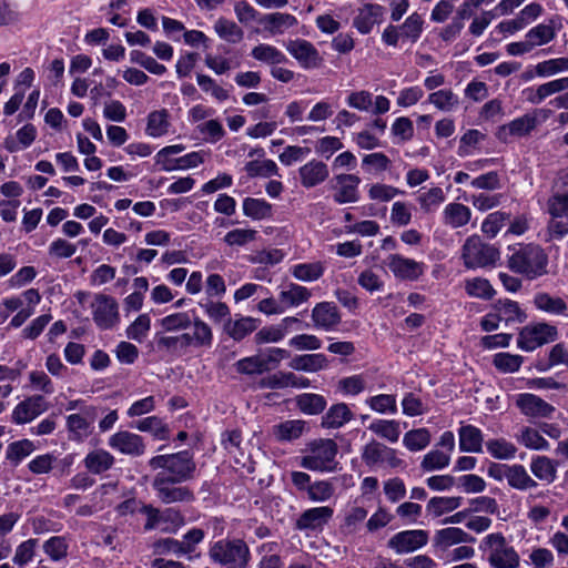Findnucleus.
Segmentation results:
<instances>
[{
	"instance_id": "1",
	"label": "nucleus",
	"mask_w": 568,
	"mask_h": 568,
	"mask_svg": "<svg viewBox=\"0 0 568 568\" xmlns=\"http://www.w3.org/2000/svg\"><path fill=\"white\" fill-rule=\"evenodd\" d=\"M191 324V332L174 337H165L163 338V343L168 346L179 344L183 347H211L213 343V332L204 321L195 318L192 323L186 312L172 313L159 321V325L164 332L185 331Z\"/></svg>"
},
{
	"instance_id": "2",
	"label": "nucleus",
	"mask_w": 568,
	"mask_h": 568,
	"mask_svg": "<svg viewBox=\"0 0 568 568\" xmlns=\"http://www.w3.org/2000/svg\"><path fill=\"white\" fill-rule=\"evenodd\" d=\"M508 251L507 265L513 272L530 281L548 274L549 258L540 245L515 244Z\"/></svg>"
},
{
	"instance_id": "3",
	"label": "nucleus",
	"mask_w": 568,
	"mask_h": 568,
	"mask_svg": "<svg viewBox=\"0 0 568 568\" xmlns=\"http://www.w3.org/2000/svg\"><path fill=\"white\" fill-rule=\"evenodd\" d=\"M337 444L333 439H314L306 445L300 465L312 471H333L337 465Z\"/></svg>"
},
{
	"instance_id": "4",
	"label": "nucleus",
	"mask_w": 568,
	"mask_h": 568,
	"mask_svg": "<svg viewBox=\"0 0 568 568\" xmlns=\"http://www.w3.org/2000/svg\"><path fill=\"white\" fill-rule=\"evenodd\" d=\"M479 549L487 555L493 568H518L520 558L501 532L487 535L480 542Z\"/></svg>"
},
{
	"instance_id": "5",
	"label": "nucleus",
	"mask_w": 568,
	"mask_h": 568,
	"mask_svg": "<svg viewBox=\"0 0 568 568\" xmlns=\"http://www.w3.org/2000/svg\"><path fill=\"white\" fill-rule=\"evenodd\" d=\"M153 469L161 468L158 475H164L172 481H185L192 478L195 464L189 452H180L172 455H159L150 460Z\"/></svg>"
},
{
	"instance_id": "6",
	"label": "nucleus",
	"mask_w": 568,
	"mask_h": 568,
	"mask_svg": "<svg viewBox=\"0 0 568 568\" xmlns=\"http://www.w3.org/2000/svg\"><path fill=\"white\" fill-rule=\"evenodd\" d=\"M462 258L469 270L483 268L494 266L500 260V252L495 245L484 243L478 235H471L462 246Z\"/></svg>"
},
{
	"instance_id": "7",
	"label": "nucleus",
	"mask_w": 568,
	"mask_h": 568,
	"mask_svg": "<svg viewBox=\"0 0 568 568\" xmlns=\"http://www.w3.org/2000/svg\"><path fill=\"white\" fill-rule=\"evenodd\" d=\"M556 38V30L549 23H539L529 29L524 40L506 44V53L510 57H521L530 53L538 47L550 43Z\"/></svg>"
},
{
	"instance_id": "8",
	"label": "nucleus",
	"mask_w": 568,
	"mask_h": 568,
	"mask_svg": "<svg viewBox=\"0 0 568 568\" xmlns=\"http://www.w3.org/2000/svg\"><path fill=\"white\" fill-rule=\"evenodd\" d=\"M210 555L227 568H244L247 565L250 551L246 544L240 539L220 540L213 545Z\"/></svg>"
},
{
	"instance_id": "9",
	"label": "nucleus",
	"mask_w": 568,
	"mask_h": 568,
	"mask_svg": "<svg viewBox=\"0 0 568 568\" xmlns=\"http://www.w3.org/2000/svg\"><path fill=\"white\" fill-rule=\"evenodd\" d=\"M558 336L557 327L548 323L525 326L518 336L517 346L525 352H532L544 344L554 342Z\"/></svg>"
},
{
	"instance_id": "10",
	"label": "nucleus",
	"mask_w": 568,
	"mask_h": 568,
	"mask_svg": "<svg viewBox=\"0 0 568 568\" xmlns=\"http://www.w3.org/2000/svg\"><path fill=\"white\" fill-rule=\"evenodd\" d=\"M362 459L367 466L397 468L404 465L396 449L387 447L377 442H372L364 446Z\"/></svg>"
},
{
	"instance_id": "11",
	"label": "nucleus",
	"mask_w": 568,
	"mask_h": 568,
	"mask_svg": "<svg viewBox=\"0 0 568 568\" xmlns=\"http://www.w3.org/2000/svg\"><path fill=\"white\" fill-rule=\"evenodd\" d=\"M97 409L93 406L81 407V412L67 417V428L70 438L77 442L87 439L94 429Z\"/></svg>"
},
{
	"instance_id": "12",
	"label": "nucleus",
	"mask_w": 568,
	"mask_h": 568,
	"mask_svg": "<svg viewBox=\"0 0 568 568\" xmlns=\"http://www.w3.org/2000/svg\"><path fill=\"white\" fill-rule=\"evenodd\" d=\"M385 263L392 274L400 281H417L426 271L423 262L398 253L388 255Z\"/></svg>"
},
{
	"instance_id": "13",
	"label": "nucleus",
	"mask_w": 568,
	"mask_h": 568,
	"mask_svg": "<svg viewBox=\"0 0 568 568\" xmlns=\"http://www.w3.org/2000/svg\"><path fill=\"white\" fill-rule=\"evenodd\" d=\"M333 200L337 204L356 203L361 199V178L353 173H342L334 178Z\"/></svg>"
},
{
	"instance_id": "14",
	"label": "nucleus",
	"mask_w": 568,
	"mask_h": 568,
	"mask_svg": "<svg viewBox=\"0 0 568 568\" xmlns=\"http://www.w3.org/2000/svg\"><path fill=\"white\" fill-rule=\"evenodd\" d=\"M429 539V534L423 529H410L395 534L388 546L397 554H408L423 548Z\"/></svg>"
},
{
	"instance_id": "15",
	"label": "nucleus",
	"mask_w": 568,
	"mask_h": 568,
	"mask_svg": "<svg viewBox=\"0 0 568 568\" xmlns=\"http://www.w3.org/2000/svg\"><path fill=\"white\" fill-rule=\"evenodd\" d=\"M93 320L101 328H111L118 324L119 311L116 301L108 295L99 294L92 303Z\"/></svg>"
},
{
	"instance_id": "16",
	"label": "nucleus",
	"mask_w": 568,
	"mask_h": 568,
	"mask_svg": "<svg viewBox=\"0 0 568 568\" xmlns=\"http://www.w3.org/2000/svg\"><path fill=\"white\" fill-rule=\"evenodd\" d=\"M285 48L303 69H314L322 63L318 51L306 40H291L285 44Z\"/></svg>"
},
{
	"instance_id": "17",
	"label": "nucleus",
	"mask_w": 568,
	"mask_h": 568,
	"mask_svg": "<svg viewBox=\"0 0 568 568\" xmlns=\"http://www.w3.org/2000/svg\"><path fill=\"white\" fill-rule=\"evenodd\" d=\"M385 9L378 3H365L359 7L353 19L354 28L362 34H368L375 26L382 23Z\"/></svg>"
},
{
	"instance_id": "18",
	"label": "nucleus",
	"mask_w": 568,
	"mask_h": 568,
	"mask_svg": "<svg viewBox=\"0 0 568 568\" xmlns=\"http://www.w3.org/2000/svg\"><path fill=\"white\" fill-rule=\"evenodd\" d=\"M176 483L169 480L164 475H156L153 486L163 503L172 504L193 499V493L185 486H174Z\"/></svg>"
},
{
	"instance_id": "19",
	"label": "nucleus",
	"mask_w": 568,
	"mask_h": 568,
	"mask_svg": "<svg viewBox=\"0 0 568 568\" xmlns=\"http://www.w3.org/2000/svg\"><path fill=\"white\" fill-rule=\"evenodd\" d=\"M48 409L47 402L42 396L34 395L20 402L12 410L11 418L17 425L32 422Z\"/></svg>"
},
{
	"instance_id": "20",
	"label": "nucleus",
	"mask_w": 568,
	"mask_h": 568,
	"mask_svg": "<svg viewBox=\"0 0 568 568\" xmlns=\"http://www.w3.org/2000/svg\"><path fill=\"white\" fill-rule=\"evenodd\" d=\"M108 445L124 455L139 456L145 450L142 437L128 430H120L110 436Z\"/></svg>"
},
{
	"instance_id": "21",
	"label": "nucleus",
	"mask_w": 568,
	"mask_h": 568,
	"mask_svg": "<svg viewBox=\"0 0 568 568\" xmlns=\"http://www.w3.org/2000/svg\"><path fill=\"white\" fill-rule=\"evenodd\" d=\"M515 404L528 417H549L555 412L554 406L530 393L516 395Z\"/></svg>"
},
{
	"instance_id": "22",
	"label": "nucleus",
	"mask_w": 568,
	"mask_h": 568,
	"mask_svg": "<svg viewBox=\"0 0 568 568\" xmlns=\"http://www.w3.org/2000/svg\"><path fill=\"white\" fill-rule=\"evenodd\" d=\"M297 173L300 182L305 189L315 187L322 184L329 175L327 165L316 159H313L300 166Z\"/></svg>"
},
{
	"instance_id": "23",
	"label": "nucleus",
	"mask_w": 568,
	"mask_h": 568,
	"mask_svg": "<svg viewBox=\"0 0 568 568\" xmlns=\"http://www.w3.org/2000/svg\"><path fill=\"white\" fill-rule=\"evenodd\" d=\"M264 31L270 36H281L297 26L295 16L286 12H272L264 14L260 20Z\"/></svg>"
},
{
	"instance_id": "24",
	"label": "nucleus",
	"mask_w": 568,
	"mask_h": 568,
	"mask_svg": "<svg viewBox=\"0 0 568 568\" xmlns=\"http://www.w3.org/2000/svg\"><path fill=\"white\" fill-rule=\"evenodd\" d=\"M312 320L316 328L333 331L341 322L337 307L329 302H322L315 305L312 311Z\"/></svg>"
},
{
	"instance_id": "25",
	"label": "nucleus",
	"mask_w": 568,
	"mask_h": 568,
	"mask_svg": "<svg viewBox=\"0 0 568 568\" xmlns=\"http://www.w3.org/2000/svg\"><path fill=\"white\" fill-rule=\"evenodd\" d=\"M333 513V509L328 506L307 509L300 516L296 526L301 530L321 529L332 518Z\"/></svg>"
},
{
	"instance_id": "26",
	"label": "nucleus",
	"mask_w": 568,
	"mask_h": 568,
	"mask_svg": "<svg viewBox=\"0 0 568 568\" xmlns=\"http://www.w3.org/2000/svg\"><path fill=\"white\" fill-rule=\"evenodd\" d=\"M300 321L296 317H284L278 324L264 326L255 334L257 344L277 343L282 341L292 326Z\"/></svg>"
},
{
	"instance_id": "27",
	"label": "nucleus",
	"mask_w": 568,
	"mask_h": 568,
	"mask_svg": "<svg viewBox=\"0 0 568 568\" xmlns=\"http://www.w3.org/2000/svg\"><path fill=\"white\" fill-rule=\"evenodd\" d=\"M471 214V210L467 205L450 202L443 209L442 221L450 229H460L469 223Z\"/></svg>"
},
{
	"instance_id": "28",
	"label": "nucleus",
	"mask_w": 568,
	"mask_h": 568,
	"mask_svg": "<svg viewBox=\"0 0 568 568\" xmlns=\"http://www.w3.org/2000/svg\"><path fill=\"white\" fill-rule=\"evenodd\" d=\"M459 449L465 453H481L484 435L483 432L470 424H460L458 429Z\"/></svg>"
},
{
	"instance_id": "29",
	"label": "nucleus",
	"mask_w": 568,
	"mask_h": 568,
	"mask_svg": "<svg viewBox=\"0 0 568 568\" xmlns=\"http://www.w3.org/2000/svg\"><path fill=\"white\" fill-rule=\"evenodd\" d=\"M354 417L353 412L345 403L332 405L322 417V427L327 429H338L349 423Z\"/></svg>"
},
{
	"instance_id": "30",
	"label": "nucleus",
	"mask_w": 568,
	"mask_h": 568,
	"mask_svg": "<svg viewBox=\"0 0 568 568\" xmlns=\"http://www.w3.org/2000/svg\"><path fill=\"white\" fill-rule=\"evenodd\" d=\"M171 129L170 113L165 109L151 111L146 116L145 134L159 139L169 134Z\"/></svg>"
},
{
	"instance_id": "31",
	"label": "nucleus",
	"mask_w": 568,
	"mask_h": 568,
	"mask_svg": "<svg viewBox=\"0 0 568 568\" xmlns=\"http://www.w3.org/2000/svg\"><path fill=\"white\" fill-rule=\"evenodd\" d=\"M460 496H435L426 505V513L432 518H438L449 514L463 505Z\"/></svg>"
},
{
	"instance_id": "32",
	"label": "nucleus",
	"mask_w": 568,
	"mask_h": 568,
	"mask_svg": "<svg viewBox=\"0 0 568 568\" xmlns=\"http://www.w3.org/2000/svg\"><path fill=\"white\" fill-rule=\"evenodd\" d=\"M473 541V538L462 528L447 527L435 532L434 544L440 549H447L455 545Z\"/></svg>"
},
{
	"instance_id": "33",
	"label": "nucleus",
	"mask_w": 568,
	"mask_h": 568,
	"mask_svg": "<svg viewBox=\"0 0 568 568\" xmlns=\"http://www.w3.org/2000/svg\"><path fill=\"white\" fill-rule=\"evenodd\" d=\"M537 125V112L534 114H525L519 116L506 125L499 128L498 135L500 138L507 136H523L528 134Z\"/></svg>"
},
{
	"instance_id": "34",
	"label": "nucleus",
	"mask_w": 568,
	"mask_h": 568,
	"mask_svg": "<svg viewBox=\"0 0 568 568\" xmlns=\"http://www.w3.org/2000/svg\"><path fill=\"white\" fill-rule=\"evenodd\" d=\"M532 475L546 484H551L557 478V463L547 456H534L530 460Z\"/></svg>"
},
{
	"instance_id": "35",
	"label": "nucleus",
	"mask_w": 568,
	"mask_h": 568,
	"mask_svg": "<svg viewBox=\"0 0 568 568\" xmlns=\"http://www.w3.org/2000/svg\"><path fill=\"white\" fill-rule=\"evenodd\" d=\"M257 320L251 316H240L227 320L224 331L234 341H241L257 328Z\"/></svg>"
},
{
	"instance_id": "36",
	"label": "nucleus",
	"mask_w": 568,
	"mask_h": 568,
	"mask_svg": "<svg viewBox=\"0 0 568 568\" xmlns=\"http://www.w3.org/2000/svg\"><path fill=\"white\" fill-rule=\"evenodd\" d=\"M327 366L328 359L322 353L298 355L295 356L290 363L291 368L307 373H315L325 369Z\"/></svg>"
},
{
	"instance_id": "37",
	"label": "nucleus",
	"mask_w": 568,
	"mask_h": 568,
	"mask_svg": "<svg viewBox=\"0 0 568 568\" xmlns=\"http://www.w3.org/2000/svg\"><path fill=\"white\" fill-rule=\"evenodd\" d=\"M278 297L286 310L291 307H297L307 302L311 297V292L305 286L291 283L281 290Z\"/></svg>"
},
{
	"instance_id": "38",
	"label": "nucleus",
	"mask_w": 568,
	"mask_h": 568,
	"mask_svg": "<svg viewBox=\"0 0 568 568\" xmlns=\"http://www.w3.org/2000/svg\"><path fill=\"white\" fill-rule=\"evenodd\" d=\"M306 423L302 419H288L276 424L272 428V434L278 442H291L302 436Z\"/></svg>"
},
{
	"instance_id": "39",
	"label": "nucleus",
	"mask_w": 568,
	"mask_h": 568,
	"mask_svg": "<svg viewBox=\"0 0 568 568\" xmlns=\"http://www.w3.org/2000/svg\"><path fill=\"white\" fill-rule=\"evenodd\" d=\"M114 463V457L104 449H94L83 459L84 467L92 474H101L109 470Z\"/></svg>"
},
{
	"instance_id": "40",
	"label": "nucleus",
	"mask_w": 568,
	"mask_h": 568,
	"mask_svg": "<svg viewBox=\"0 0 568 568\" xmlns=\"http://www.w3.org/2000/svg\"><path fill=\"white\" fill-rule=\"evenodd\" d=\"M185 150V145L183 144H172L162 148L154 155V163L160 168V170L164 172L178 171V155Z\"/></svg>"
},
{
	"instance_id": "41",
	"label": "nucleus",
	"mask_w": 568,
	"mask_h": 568,
	"mask_svg": "<svg viewBox=\"0 0 568 568\" xmlns=\"http://www.w3.org/2000/svg\"><path fill=\"white\" fill-rule=\"evenodd\" d=\"M516 439L519 444L531 450H548L549 442L541 435L540 430L526 426L517 434Z\"/></svg>"
},
{
	"instance_id": "42",
	"label": "nucleus",
	"mask_w": 568,
	"mask_h": 568,
	"mask_svg": "<svg viewBox=\"0 0 568 568\" xmlns=\"http://www.w3.org/2000/svg\"><path fill=\"white\" fill-rule=\"evenodd\" d=\"M199 306L213 323L225 324L227 320H230L231 311L224 302L213 298H204L199 302Z\"/></svg>"
},
{
	"instance_id": "43",
	"label": "nucleus",
	"mask_w": 568,
	"mask_h": 568,
	"mask_svg": "<svg viewBox=\"0 0 568 568\" xmlns=\"http://www.w3.org/2000/svg\"><path fill=\"white\" fill-rule=\"evenodd\" d=\"M428 103L443 112L455 111L459 105V97L450 89H440L428 94Z\"/></svg>"
},
{
	"instance_id": "44",
	"label": "nucleus",
	"mask_w": 568,
	"mask_h": 568,
	"mask_svg": "<svg viewBox=\"0 0 568 568\" xmlns=\"http://www.w3.org/2000/svg\"><path fill=\"white\" fill-rule=\"evenodd\" d=\"M535 306L546 313L552 315L568 316V306L565 301L548 293H538L534 298Z\"/></svg>"
},
{
	"instance_id": "45",
	"label": "nucleus",
	"mask_w": 568,
	"mask_h": 568,
	"mask_svg": "<svg viewBox=\"0 0 568 568\" xmlns=\"http://www.w3.org/2000/svg\"><path fill=\"white\" fill-rule=\"evenodd\" d=\"M37 136V130L32 124H26L16 133V139H6V149L13 153L29 148Z\"/></svg>"
},
{
	"instance_id": "46",
	"label": "nucleus",
	"mask_w": 568,
	"mask_h": 568,
	"mask_svg": "<svg viewBox=\"0 0 568 568\" xmlns=\"http://www.w3.org/2000/svg\"><path fill=\"white\" fill-rule=\"evenodd\" d=\"M507 483L510 487L518 490H527L537 487L535 479L530 477L523 465H509Z\"/></svg>"
},
{
	"instance_id": "47",
	"label": "nucleus",
	"mask_w": 568,
	"mask_h": 568,
	"mask_svg": "<svg viewBox=\"0 0 568 568\" xmlns=\"http://www.w3.org/2000/svg\"><path fill=\"white\" fill-rule=\"evenodd\" d=\"M368 429L389 443H397L400 436L399 423L394 419H375L369 424Z\"/></svg>"
},
{
	"instance_id": "48",
	"label": "nucleus",
	"mask_w": 568,
	"mask_h": 568,
	"mask_svg": "<svg viewBox=\"0 0 568 568\" xmlns=\"http://www.w3.org/2000/svg\"><path fill=\"white\" fill-rule=\"evenodd\" d=\"M36 450V445L30 439H20L8 445L6 459L12 466H18L23 459Z\"/></svg>"
},
{
	"instance_id": "49",
	"label": "nucleus",
	"mask_w": 568,
	"mask_h": 568,
	"mask_svg": "<svg viewBox=\"0 0 568 568\" xmlns=\"http://www.w3.org/2000/svg\"><path fill=\"white\" fill-rule=\"evenodd\" d=\"M297 408L305 415H317L326 407L324 396L314 393H303L295 398Z\"/></svg>"
},
{
	"instance_id": "50",
	"label": "nucleus",
	"mask_w": 568,
	"mask_h": 568,
	"mask_svg": "<svg viewBox=\"0 0 568 568\" xmlns=\"http://www.w3.org/2000/svg\"><path fill=\"white\" fill-rule=\"evenodd\" d=\"M244 170L250 178L281 176L277 164L271 159L250 161L245 164Z\"/></svg>"
},
{
	"instance_id": "51",
	"label": "nucleus",
	"mask_w": 568,
	"mask_h": 568,
	"mask_svg": "<svg viewBox=\"0 0 568 568\" xmlns=\"http://www.w3.org/2000/svg\"><path fill=\"white\" fill-rule=\"evenodd\" d=\"M242 207L243 214L252 220H265L272 216V205L264 199L246 197Z\"/></svg>"
},
{
	"instance_id": "52",
	"label": "nucleus",
	"mask_w": 568,
	"mask_h": 568,
	"mask_svg": "<svg viewBox=\"0 0 568 568\" xmlns=\"http://www.w3.org/2000/svg\"><path fill=\"white\" fill-rule=\"evenodd\" d=\"M367 377L364 374H355L343 377L337 382L336 390L343 396H357L365 392Z\"/></svg>"
},
{
	"instance_id": "53",
	"label": "nucleus",
	"mask_w": 568,
	"mask_h": 568,
	"mask_svg": "<svg viewBox=\"0 0 568 568\" xmlns=\"http://www.w3.org/2000/svg\"><path fill=\"white\" fill-rule=\"evenodd\" d=\"M367 196L373 202L387 203L404 192L399 189L382 182H373L366 185Z\"/></svg>"
},
{
	"instance_id": "54",
	"label": "nucleus",
	"mask_w": 568,
	"mask_h": 568,
	"mask_svg": "<svg viewBox=\"0 0 568 568\" xmlns=\"http://www.w3.org/2000/svg\"><path fill=\"white\" fill-rule=\"evenodd\" d=\"M251 54L255 60L272 65L284 63L287 60L282 51H280L276 47L267 43L255 45L252 49Z\"/></svg>"
},
{
	"instance_id": "55",
	"label": "nucleus",
	"mask_w": 568,
	"mask_h": 568,
	"mask_svg": "<svg viewBox=\"0 0 568 568\" xmlns=\"http://www.w3.org/2000/svg\"><path fill=\"white\" fill-rule=\"evenodd\" d=\"M325 271L322 262L300 263L291 267V274L298 281L313 282L318 280Z\"/></svg>"
},
{
	"instance_id": "56",
	"label": "nucleus",
	"mask_w": 568,
	"mask_h": 568,
	"mask_svg": "<svg viewBox=\"0 0 568 568\" xmlns=\"http://www.w3.org/2000/svg\"><path fill=\"white\" fill-rule=\"evenodd\" d=\"M450 459L452 456L449 453L434 448L424 455L420 462V468L426 473L442 470L449 466Z\"/></svg>"
},
{
	"instance_id": "57",
	"label": "nucleus",
	"mask_w": 568,
	"mask_h": 568,
	"mask_svg": "<svg viewBox=\"0 0 568 568\" xmlns=\"http://www.w3.org/2000/svg\"><path fill=\"white\" fill-rule=\"evenodd\" d=\"M135 428L140 432L151 433L159 440H165L170 435L168 425L158 416L140 419L135 424Z\"/></svg>"
},
{
	"instance_id": "58",
	"label": "nucleus",
	"mask_w": 568,
	"mask_h": 568,
	"mask_svg": "<svg viewBox=\"0 0 568 568\" xmlns=\"http://www.w3.org/2000/svg\"><path fill=\"white\" fill-rule=\"evenodd\" d=\"M432 440L430 432L427 428H417L408 430L403 437V445L409 452H420L425 449Z\"/></svg>"
},
{
	"instance_id": "59",
	"label": "nucleus",
	"mask_w": 568,
	"mask_h": 568,
	"mask_svg": "<svg viewBox=\"0 0 568 568\" xmlns=\"http://www.w3.org/2000/svg\"><path fill=\"white\" fill-rule=\"evenodd\" d=\"M488 454L496 459H513L516 456L517 447L505 438H494L486 442Z\"/></svg>"
},
{
	"instance_id": "60",
	"label": "nucleus",
	"mask_w": 568,
	"mask_h": 568,
	"mask_svg": "<svg viewBox=\"0 0 568 568\" xmlns=\"http://www.w3.org/2000/svg\"><path fill=\"white\" fill-rule=\"evenodd\" d=\"M214 31L217 36L230 42L237 43L243 39V30L232 20L219 18L214 23Z\"/></svg>"
},
{
	"instance_id": "61",
	"label": "nucleus",
	"mask_w": 568,
	"mask_h": 568,
	"mask_svg": "<svg viewBox=\"0 0 568 568\" xmlns=\"http://www.w3.org/2000/svg\"><path fill=\"white\" fill-rule=\"evenodd\" d=\"M196 82L203 92L210 94L219 103L225 102L230 98L229 90L217 84L210 75L199 73Z\"/></svg>"
},
{
	"instance_id": "62",
	"label": "nucleus",
	"mask_w": 568,
	"mask_h": 568,
	"mask_svg": "<svg viewBox=\"0 0 568 568\" xmlns=\"http://www.w3.org/2000/svg\"><path fill=\"white\" fill-rule=\"evenodd\" d=\"M414 205L405 201H395L390 207L389 221L394 226L404 227L413 220Z\"/></svg>"
},
{
	"instance_id": "63",
	"label": "nucleus",
	"mask_w": 568,
	"mask_h": 568,
	"mask_svg": "<svg viewBox=\"0 0 568 568\" xmlns=\"http://www.w3.org/2000/svg\"><path fill=\"white\" fill-rule=\"evenodd\" d=\"M392 161L383 152L365 154L362 159V166L368 174H381L390 168Z\"/></svg>"
},
{
	"instance_id": "64",
	"label": "nucleus",
	"mask_w": 568,
	"mask_h": 568,
	"mask_svg": "<svg viewBox=\"0 0 568 568\" xmlns=\"http://www.w3.org/2000/svg\"><path fill=\"white\" fill-rule=\"evenodd\" d=\"M484 139L485 134L479 130H467L459 139L457 154L462 158L475 154Z\"/></svg>"
}]
</instances>
